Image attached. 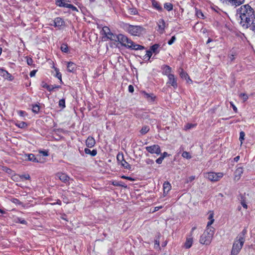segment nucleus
<instances>
[{"mask_svg":"<svg viewBox=\"0 0 255 255\" xmlns=\"http://www.w3.org/2000/svg\"><path fill=\"white\" fill-rule=\"evenodd\" d=\"M223 176L222 173L209 172L206 173V177L213 182L219 181Z\"/></svg>","mask_w":255,"mask_h":255,"instance_id":"nucleus-4","label":"nucleus"},{"mask_svg":"<svg viewBox=\"0 0 255 255\" xmlns=\"http://www.w3.org/2000/svg\"><path fill=\"white\" fill-rule=\"evenodd\" d=\"M145 149L148 152L152 154L155 153L157 154H159L161 153L160 146L157 144H154L151 146H146L145 147Z\"/></svg>","mask_w":255,"mask_h":255,"instance_id":"nucleus-6","label":"nucleus"},{"mask_svg":"<svg viewBox=\"0 0 255 255\" xmlns=\"http://www.w3.org/2000/svg\"><path fill=\"white\" fill-rule=\"evenodd\" d=\"M250 30H251L253 32L255 33V22L254 21L253 23H252L249 27Z\"/></svg>","mask_w":255,"mask_h":255,"instance_id":"nucleus-43","label":"nucleus"},{"mask_svg":"<svg viewBox=\"0 0 255 255\" xmlns=\"http://www.w3.org/2000/svg\"><path fill=\"white\" fill-rule=\"evenodd\" d=\"M195 126V125L194 124H187L185 126H184V129L185 130H187V129H189L192 128H194V127Z\"/></svg>","mask_w":255,"mask_h":255,"instance_id":"nucleus-38","label":"nucleus"},{"mask_svg":"<svg viewBox=\"0 0 255 255\" xmlns=\"http://www.w3.org/2000/svg\"><path fill=\"white\" fill-rule=\"evenodd\" d=\"M122 178H123V179H128V180H130V181H133L134 179L133 178H132L131 177H128V176H122Z\"/></svg>","mask_w":255,"mask_h":255,"instance_id":"nucleus-55","label":"nucleus"},{"mask_svg":"<svg viewBox=\"0 0 255 255\" xmlns=\"http://www.w3.org/2000/svg\"><path fill=\"white\" fill-rule=\"evenodd\" d=\"M223 3L230 4L232 6L237 7L243 4L245 0H221Z\"/></svg>","mask_w":255,"mask_h":255,"instance_id":"nucleus-7","label":"nucleus"},{"mask_svg":"<svg viewBox=\"0 0 255 255\" xmlns=\"http://www.w3.org/2000/svg\"><path fill=\"white\" fill-rule=\"evenodd\" d=\"M193 244V238L192 236H190L189 237H187L186 239V241L184 244V247L186 249H189L191 248Z\"/></svg>","mask_w":255,"mask_h":255,"instance_id":"nucleus-18","label":"nucleus"},{"mask_svg":"<svg viewBox=\"0 0 255 255\" xmlns=\"http://www.w3.org/2000/svg\"><path fill=\"white\" fill-rule=\"evenodd\" d=\"M209 217H208V219L211 220H214V213L213 211H210L209 212Z\"/></svg>","mask_w":255,"mask_h":255,"instance_id":"nucleus-50","label":"nucleus"},{"mask_svg":"<svg viewBox=\"0 0 255 255\" xmlns=\"http://www.w3.org/2000/svg\"><path fill=\"white\" fill-rule=\"evenodd\" d=\"M56 176L63 182L66 183L70 179V177L65 173L59 172L56 174Z\"/></svg>","mask_w":255,"mask_h":255,"instance_id":"nucleus-13","label":"nucleus"},{"mask_svg":"<svg viewBox=\"0 0 255 255\" xmlns=\"http://www.w3.org/2000/svg\"><path fill=\"white\" fill-rule=\"evenodd\" d=\"M0 75L4 79L10 81H11L13 79V77L7 71L3 69H0Z\"/></svg>","mask_w":255,"mask_h":255,"instance_id":"nucleus-11","label":"nucleus"},{"mask_svg":"<svg viewBox=\"0 0 255 255\" xmlns=\"http://www.w3.org/2000/svg\"><path fill=\"white\" fill-rule=\"evenodd\" d=\"M182 156L186 159H190L191 158V156L190 155L189 152L187 151H184L182 154Z\"/></svg>","mask_w":255,"mask_h":255,"instance_id":"nucleus-32","label":"nucleus"},{"mask_svg":"<svg viewBox=\"0 0 255 255\" xmlns=\"http://www.w3.org/2000/svg\"><path fill=\"white\" fill-rule=\"evenodd\" d=\"M245 132L244 131H241L240 133L239 139L241 142V144L243 143V140H244L245 139Z\"/></svg>","mask_w":255,"mask_h":255,"instance_id":"nucleus-39","label":"nucleus"},{"mask_svg":"<svg viewBox=\"0 0 255 255\" xmlns=\"http://www.w3.org/2000/svg\"><path fill=\"white\" fill-rule=\"evenodd\" d=\"M176 40V37L175 36H173L168 41V44L169 45H171L172 44L174 41H175Z\"/></svg>","mask_w":255,"mask_h":255,"instance_id":"nucleus-46","label":"nucleus"},{"mask_svg":"<svg viewBox=\"0 0 255 255\" xmlns=\"http://www.w3.org/2000/svg\"><path fill=\"white\" fill-rule=\"evenodd\" d=\"M159 45L157 44H155L154 45H153L152 46H151L150 47V50L151 51H152L154 53H155L156 51V50L158 49V48L159 47Z\"/></svg>","mask_w":255,"mask_h":255,"instance_id":"nucleus-33","label":"nucleus"},{"mask_svg":"<svg viewBox=\"0 0 255 255\" xmlns=\"http://www.w3.org/2000/svg\"><path fill=\"white\" fill-rule=\"evenodd\" d=\"M244 243L243 238L240 240L238 237H237L233 245L231 255H237L242 249Z\"/></svg>","mask_w":255,"mask_h":255,"instance_id":"nucleus-3","label":"nucleus"},{"mask_svg":"<svg viewBox=\"0 0 255 255\" xmlns=\"http://www.w3.org/2000/svg\"><path fill=\"white\" fill-rule=\"evenodd\" d=\"M116 37L117 38L118 41L122 45H124L126 44V42H127V37L126 36L120 34L116 36Z\"/></svg>","mask_w":255,"mask_h":255,"instance_id":"nucleus-17","label":"nucleus"},{"mask_svg":"<svg viewBox=\"0 0 255 255\" xmlns=\"http://www.w3.org/2000/svg\"><path fill=\"white\" fill-rule=\"evenodd\" d=\"M36 72H37V70H32V71H31L30 73V76L31 77L34 76Z\"/></svg>","mask_w":255,"mask_h":255,"instance_id":"nucleus-57","label":"nucleus"},{"mask_svg":"<svg viewBox=\"0 0 255 255\" xmlns=\"http://www.w3.org/2000/svg\"><path fill=\"white\" fill-rule=\"evenodd\" d=\"M164 7L168 11L173 9V5L171 3H165L164 4Z\"/></svg>","mask_w":255,"mask_h":255,"instance_id":"nucleus-29","label":"nucleus"},{"mask_svg":"<svg viewBox=\"0 0 255 255\" xmlns=\"http://www.w3.org/2000/svg\"><path fill=\"white\" fill-rule=\"evenodd\" d=\"M196 15L198 16V17H199L200 18H202V19L204 18V15L203 12L200 10H198L196 11Z\"/></svg>","mask_w":255,"mask_h":255,"instance_id":"nucleus-34","label":"nucleus"},{"mask_svg":"<svg viewBox=\"0 0 255 255\" xmlns=\"http://www.w3.org/2000/svg\"><path fill=\"white\" fill-rule=\"evenodd\" d=\"M132 43H133V41H132L131 40L129 39L127 37V42H126V44H125V45H124V46H128V47H130V45H131Z\"/></svg>","mask_w":255,"mask_h":255,"instance_id":"nucleus-47","label":"nucleus"},{"mask_svg":"<svg viewBox=\"0 0 255 255\" xmlns=\"http://www.w3.org/2000/svg\"><path fill=\"white\" fill-rule=\"evenodd\" d=\"M168 83L170 84L174 88H176L177 87V83L176 82V80L175 78L174 75H169L168 76Z\"/></svg>","mask_w":255,"mask_h":255,"instance_id":"nucleus-14","label":"nucleus"},{"mask_svg":"<svg viewBox=\"0 0 255 255\" xmlns=\"http://www.w3.org/2000/svg\"><path fill=\"white\" fill-rule=\"evenodd\" d=\"M238 11L241 18V24L244 28H248L255 19L254 9L247 4L242 5Z\"/></svg>","mask_w":255,"mask_h":255,"instance_id":"nucleus-1","label":"nucleus"},{"mask_svg":"<svg viewBox=\"0 0 255 255\" xmlns=\"http://www.w3.org/2000/svg\"><path fill=\"white\" fill-rule=\"evenodd\" d=\"M158 26L160 33H163L165 27V22L163 19H160L158 22Z\"/></svg>","mask_w":255,"mask_h":255,"instance_id":"nucleus-15","label":"nucleus"},{"mask_svg":"<svg viewBox=\"0 0 255 255\" xmlns=\"http://www.w3.org/2000/svg\"><path fill=\"white\" fill-rule=\"evenodd\" d=\"M230 104L231 105V106L232 107L234 111L237 113V107L233 104V102H230Z\"/></svg>","mask_w":255,"mask_h":255,"instance_id":"nucleus-58","label":"nucleus"},{"mask_svg":"<svg viewBox=\"0 0 255 255\" xmlns=\"http://www.w3.org/2000/svg\"><path fill=\"white\" fill-rule=\"evenodd\" d=\"M18 221L20 222V223H21L22 224H26V221L23 219L18 218Z\"/></svg>","mask_w":255,"mask_h":255,"instance_id":"nucleus-63","label":"nucleus"},{"mask_svg":"<svg viewBox=\"0 0 255 255\" xmlns=\"http://www.w3.org/2000/svg\"><path fill=\"white\" fill-rule=\"evenodd\" d=\"M152 4L154 8H156L158 10L160 11L162 9L158 2L155 0H152Z\"/></svg>","mask_w":255,"mask_h":255,"instance_id":"nucleus-27","label":"nucleus"},{"mask_svg":"<svg viewBox=\"0 0 255 255\" xmlns=\"http://www.w3.org/2000/svg\"><path fill=\"white\" fill-rule=\"evenodd\" d=\"M243 171L244 169L242 167H239L236 169L234 173V180L235 181H238L241 178Z\"/></svg>","mask_w":255,"mask_h":255,"instance_id":"nucleus-12","label":"nucleus"},{"mask_svg":"<svg viewBox=\"0 0 255 255\" xmlns=\"http://www.w3.org/2000/svg\"><path fill=\"white\" fill-rule=\"evenodd\" d=\"M41 86L43 88H46L47 90H50V85H47L46 83L42 82Z\"/></svg>","mask_w":255,"mask_h":255,"instance_id":"nucleus-45","label":"nucleus"},{"mask_svg":"<svg viewBox=\"0 0 255 255\" xmlns=\"http://www.w3.org/2000/svg\"><path fill=\"white\" fill-rule=\"evenodd\" d=\"M179 74L181 78H184L186 80H187L188 82L189 81L192 82V80L190 79L187 73L186 72H185L182 69H181V71L180 72Z\"/></svg>","mask_w":255,"mask_h":255,"instance_id":"nucleus-22","label":"nucleus"},{"mask_svg":"<svg viewBox=\"0 0 255 255\" xmlns=\"http://www.w3.org/2000/svg\"><path fill=\"white\" fill-rule=\"evenodd\" d=\"M214 220H211L207 223V227H211L210 226L214 223Z\"/></svg>","mask_w":255,"mask_h":255,"instance_id":"nucleus-62","label":"nucleus"},{"mask_svg":"<svg viewBox=\"0 0 255 255\" xmlns=\"http://www.w3.org/2000/svg\"><path fill=\"white\" fill-rule=\"evenodd\" d=\"M65 7H68L71 8L73 10H77V8L71 4L67 3L66 5H64Z\"/></svg>","mask_w":255,"mask_h":255,"instance_id":"nucleus-40","label":"nucleus"},{"mask_svg":"<svg viewBox=\"0 0 255 255\" xmlns=\"http://www.w3.org/2000/svg\"><path fill=\"white\" fill-rule=\"evenodd\" d=\"M117 159L118 161V163L121 164L124 168L127 169H130L131 166L124 158V154L123 153H119L117 156Z\"/></svg>","mask_w":255,"mask_h":255,"instance_id":"nucleus-5","label":"nucleus"},{"mask_svg":"<svg viewBox=\"0 0 255 255\" xmlns=\"http://www.w3.org/2000/svg\"><path fill=\"white\" fill-rule=\"evenodd\" d=\"M65 102L64 99H61L59 101V106L62 107V108L65 107Z\"/></svg>","mask_w":255,"mask_h":255,"instance_id":"nucleus-42","label":"nucleus"},{"mask_svg":"<svg viewBox=\"0 0 255 255\" xmlns=\"http://www.w3.org/2000/svg\"><path fill=\"white\" fill-rule=\"evenodd\" d=\"M241 204H242V205L243 206V207L244 208H245V209H247V208L248 206H247V204L245 203V201H242L241 202Z\"/></svg>","mask_w":255,"mask_h":255,"instance_id":"nucleus-64","label":"nucleus"},{"mask_svg":"<svg viewBox=\"0 0 255 255\" xmlns=\"http://www.w3.org/2000/svg\"><path fill=\"white\" fill-rule=\"evenodd\" d=\"M18 127L20 128H24L26 126V124L24 122H21V123H20L18 125H17Z\"/></svg>","mask_w":255,"mask_h":255,"instance_id":"nucleus-54","label":"nucleus"},{"mask_svg":"<svg viewBox=\"0 0 255 255\" xmlns=\"http://www.w3.org/2000/svg\"><path fill=\"white\" fill-rule=\"evenodd\" d=\"M39 153L42 154L43 155H44L45 156H46L48 155V151H41H41H39Z\"/></svg>","mask_w":255,"mask_h":255,"instance_id":"nucleus-61","label":"nucleus"},{"mask_svg":"<svg viewBox=\"0 0 255 255\" xmlns=\"http://www.w3.org/2000/svg\"><path fill=\"white\" fill-rule=\"evenodd\" d=\"M27 157L28 161H32L34 162H38L39 160L35 157L33 154H28L25 155Z\"/></svg>","mask_w":255,"mask_h":255,"instance_id":"nucleus-23","label":"nucleus"},{"mask_svg":"<svg viewBox=\"0 0 255 255\" xmlns=\"http://www.w3.org/2000/svg\"><path fill=\"white\" fill-rule=\"evenodd\" d=\"M247 233V230L246 228H245L242 232L240 235H239L237 237H238L239 240H241V238H243L244 242L245 241V235Z\"/></svg>","mask_w":255,"mask_h":255,"instance_id":"nucleus-26","label":"nucleus"},{"mask_svg":"<svg viewBox=\"0 0 255 255\" xmlns=\"http://www.w3.org/2000/svg\"><path fill=\"white\" fill-rule=\"evenodd\" d=\"M39 106L38 105H35L32 106V111L34 113H38L39 111Z\"/></svg>","mask_w":255,"mask_h":255,"instance_id":"nucleus-36","label":"nucleus"},{"mask_svg":"<svg viewBox=\"0 0 255 255\" xmlns=\"http://www.w3.org/2000/svg\"><path fill=\"white\" fill-rule=\"evenodd\" d=\"M33 60L31 58H27V63L29 65H31L32 64Z\"/></svg>","mask_w":255,"mask_h":255,"instance_id":"nucleus-56","label":"nucleus"},{"mask_svg":"<svg viewBox=\"0 0 255 255\" xmlns=\"http://www.w3.org/2000/svg\"><path fill=\"white\" fill-rule=\"evenodd\" d=\"M65 24L64 21L61 17H56L52 21V23H51V25H53L55 27H58L60 29L61 26L64 25Z\"/></svg>","mask_w":255,"mask_h":255,"instance_id":"nucleus-10","label":"nucleus"},{"mask_svg":"<svg viewBox=\"0 0 255 255\" xmlns=\"http://www.w3.org/2000/svg\"><path fill=\"white\" fill-rule=\"evenodd\" d=\"M163 73L164 74L168 76L169 75H172L170 74L171 68L168 65H163L162 67Z\"/></svg>","mask_w":255,"mask_h":255,"instance_id":"nucleus-21","label":"nucleus"},{"mask_svg":"<svg viewBox=\"0 0 255 255\" xmlns=\"http://www.w3.org/2000/svg\"><path fill=\"white\" fill-rule=\"evenodd\" d=\"M67 70L70 72H73L76 69V65L73 62L67 63Z\"/></svg>","mask_w":255,"mask_h":255,"instance_id":"nucleus-19","label":"nucleus"},{"mask_svg":"<svg viewBox=\"0 0 255 255\" xmlns=\"http://www.w3.org/2000/svg\"><path fill=\"white\" fill-rule=\"evenodd\" d=\"M163 187L164 194H167L170 190L171 186L168 182H165L163 184Z\"/></svg>","mask_w":255,"mask_h":255,"instance_id":"nucleus-20","label":"nucleus"},{"mask_svg":"<svg viewBox=\"0 0 255 255\" xmlns=\"http://www.w3.org/2000/svg\"><path fill=\"white\" fill-rule=\"evenodd\" d=\"M144 95L145 96V97L148 99H150L151 101H154V99L155 98V97L153 96V94H151V95H150L149 94H147L146 93H144Z\"/></svg>","mask_w":255,"mask_h":255,"instance_id":"nucleus-35","label":"nucleus"},{"mask_svg":"<svg viewBox=\"0 0 255 255\" xmlns=\"http://www.w3.org/2000/svg\"><path fill=\"white\" fill-rule=\"evenodd\" d=\"M126 28L130 34L134 36H139L144 31L142 27L138 25H127Z\"/></svg>","mask_w":255,"mask_h":255,"instance_id":"nucleus-2","label":"nucleus"},{"mask_svg":"<svg viewBox=\"0 0 255 255\" xmlns=\"http://www.w3.org/2000/svg\"><path fill=\"white\" fill-rule=\"evenodd\" d=\"M138 44H135L134 43H132L131 45H130L129 48H132V49L137 50Z\"/></svg>","mask_w":255,"mask_h":255,"instance_id":"nucleus-49","label":"nucleus"},{"mask_svg":"<svg viewBox=\"0 0 255 255\" xmlns=\"http://www.w3.org/2000/svg\"><path fill=\"white\" fill-rule=\"evenodd\" d=\"M212 238L209 235H207L206 233L202 235L200 239V243L202 244L208 245L210 243Z\"/></svg>","mask_w":255,"mask_h":255,"instance_id":"nucleus-9","label":"nucleus"},{"mask_svg":"<svg viewBox=\"0 0 255 255\" xmlns=\"http://www.w3.org/2000/svg\"><path fill=\"white\" fill-rule=\"evenodd\" d=\"M12 202L15 204H21V202L16 198H13L11 200Z\"/></svg>","mask_w":255,"mask_h":255,"instance_id":"nucleus-51","label":"nucleus"},{"mask_svg":"<svg viewBox=\"0 0 255 255\" xmlns=\"http://www.w3.org/2000/svg\"><path fill=\"white\" fill-rule=\"evenodd\" d=\"M61 50L62 52L67 53L68 51V47L66 44H62L61 46Z\"/></svg>","mask_w":255,"mask_h":255,"instance_id":"nucleus-30","label":"nucleus"},{"mask_svg":"<svg viewBox=\"0 0 255 255\" xmlns=\"http://www.w3.org/2000/svg\"><path fill=\"white\" fill-rule=\"evenodd\" d=\"M95 143L94 138L91 136H89L86 141V144L89 148L93 147Z\"/></svg>","mask_w":255,"mask_h":255,"instance_id":"nucleus-16","label":"nucleus"},{"mask_svg":"<svg viewBox=\"0 0 255 255\" xmlns=\"http://www.w3.org/2000/svg\"><path fill=\"white\" fill-rule=\"evenodd\" d=\"M56 77L60 80L61 82H62V76H61V74L57 71V73H56Z\"/></svg>","mask_w":255,"mask_h":255,"instance_id":"nucleus-59","label":"nucleus"},{"mask_svg":"<svg viewBox=\"0 0 255 255\" xmlns=\"http://www.w3.org/2000/svg\"><path fill=\"white\" fill-rule=\"evenodd\" d=\"M152 56V51L151 50H147L146 53L145 55V56H147L148 57V60H149L150 58Z\"/></svg>","mask_w":255,"mask_h":255,"instance_id":"nucleus-48","label":"nucleus"},{"mask_svg":"<svg viewBox=\"0 0 255 255\" xmlns=\"http://www.w3.org/2000/svg\"><path fill=\"white\" fill-rule=\"evenodd\" d=\"M60 88V86H58V85H50V90H48V91L51 92L55 89H59Z\"/></svg>","mask_w":255,"mask_h":255,"instance_id":"nucleus-44","label":"nucleus"},{"mask_svg":"<svg viewBox=\"0 0 255 255\" xmlns=\"http://www.w3.org/2000/svg\"><path fill=\"white\" fill-rule=\"evenodd\" d=\"M195 179V176H191L190 177H189L187 181V182H192L193 180H194Z\"/></svg>","mask_w":255,"mask_h":255,"instance_id":"nucleus-60","label":"nucleus"},{"mask_svg":"<svg viewBox=\"0 0 255 255\" xmlns=\"http://www.w3.org/2000/svg\"><path fill=\"white\" fill-rule=\"evenodd\" d=\"M204 233H206L207 235H209L213 238L214 234V228L213 227H207Z\"/></svg>","mask_w":255,"mask_h":255,"instance_id":"nucleus-24","label":"nucleus"},{"mask_svg":"<svg viewBox=\"0 0 255 255\" xmlns=\"http://www.w3.org/2000/svg\"><path fill=\"white\" fill-rule=\"evenodd\" d=\"M102 31L104 32V35L107 37L108 39L111 40H114L115 39V36L113 33L111 32L110 28L107 26H104Z\"/></svg>","mask_w":255,"mask_h":255,"instance_id":"nucleus-8","label":"nucleus"},{"mask_svg":"<svg viewBox=\"0 0 255 255\" xmlns=\"http://www.w3.org/2000/svg\"><path fill=\"white\" fill-rule=\"evenodd\" d=\"M56 3L57 5L63 7L67 4L64 2V0H56Z\"/></svg>","mask_w":255,"mask_h":255,"instance_id":"nucleus-31","label":"nucleus"},{"mask_svg":"<svg viewBox=\"0 0 255 255\" xmlns=\"http://www.w3.org/2000/svg\"><path fill=\"white\" fill-rule=\"evenodd\" d=\"M128 90L129 92L133 93L134 91V88L131 85H130L128 86Z\"/></svg>","mask_w":255,"mask_h":255,"instance_id":"nucleus-53","label":"nucleus"},{"mask_svg":"<svg viewBox=\"0 0 255 255\" xmlns=\"http://www.w3.org/2000/svg\"><path fill=\"white\" fill-rule=\"evenodd\" d=\"M163 160V158L162 157L160 156V157H159L158 158H157L156 160V162L157 163V164H161Z\"/></svg>","mask_w":255,"mask_h":255,"instance_id":"nucleus-52","label":"nucleus"},{"mask_svg":"<svg viewBox=\"0 0 255 255\" xmlns=\"http://www.w3.org/2000/svg\"><path fill=\"white\" fill-rule=\"evenodd\" d=\"M240 97L242 98L244 102L248 99V96L245 93H241L239 95Z\"/></svg>","mask_w":255,"mask_h":255,"instance_id":"nucleus-37","label":"nucleus"},{"mask_svg":"<svg viewBox=\"0 0 255 255\" xmlns=\"http://www.w3.org/2000/svg\"><path fill=\"white\" fill-rule=\"evenodd\" d=\"M19 178L20 179L24 178L26 180H29L30 178V177L28 174H26L19 175Z\"/></svg>","mask_w":255,"mask_h":255,"instance_id":"nucleus-41","label":"nucleus"},{"mask_svg":"<svg viewBox=\"0 0 255 255\" xmlns=\"http://www.w3.org/2000/svg\"><path fill=\"white\" fill-rule=\"evenodd\" d=\"M149 130V128L148 126H143L140 130V133L142 134H145Z\"/></svg>","mask_w":255,"mask_h":255,"instance_id":"nucleus-28","label":"nucleus"},{"mask_svg":"<svg viewBox=\"0 0 255 255\" xmlns=\"http://www.w3.org/2000/svg\"><path fill=\"white\" fill-rule=\"evenodd\" d=\"M84 151L86 154H90L92 156H95L97 153V150L93 149V150L91 151L88 148H85Z\"/></svg>","mask_w":255,"mask_h":255,"instance_id":"nucleus-25","label":"nucleus"}]
</instances>
